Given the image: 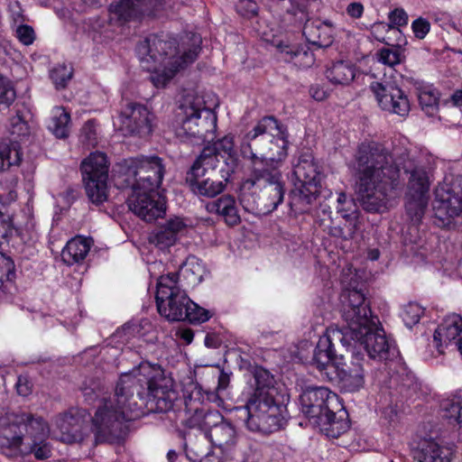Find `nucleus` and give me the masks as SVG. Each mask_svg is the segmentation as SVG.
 Listing matches in <instances>:
<instances>
[{"instance_id": "20e7f679", "label": "nucleus", "mask_w": 462, "mask_h": 462, "mask_svg": "<svg viewBox=\"0 0 462 462\" xmlns=\"http://www.w3.org/2000/svg\"><path fill=\"white\" fill-rule=\"evenodd\" d=\"M0 447L32 454L36 459L51 457L50 426L41 415L26 410L6 412L0 418Z\"/></svg>"}, {"instance_id": "338daca9", "label": "nucleus", "mask_w": 462, "mask_h": 462, "mask_svg": "<svg viewBox=\"0 0 462 462\" xmlns=\"http://www.w3.org/2000/svg\"><path fill=\"white\" fill-rule=\"evenodd\" d=\"M311 96L316 100H323L326 97V93L323 89L319 88H311L310 89Z\"/></svg>"}, {"instance_id": "ea45409f", "label": "nucleus", "mask_w": 462, "mask_h": 462, "mask_svg": "<svg viewBox=\"0 0 462 462\" xmlns=\"http://www.w3.org/2000/svg\"><path fill=\"white\" fill-rule=\"evenodd\" d=\"M378 61L389 67H394L401 64L405 60L404 50L401 46H391L382 48L377 52Z\"/></svg>"}, {"instance_id": "473e14b6", "label": "nucleus", "mask_w": 462, "mask_h": 462, "mask_svg": "<svg viewBox=\"0 0 462 462\" xmlns=\"http://www.w3.org/2000/svg\"><path fill=\"white\" fill-rule=\"evenodd\" d=\"M194 410L193 414L190 416L189 423L191 428H198L204 431L208 438L209 432L212 429L217 427L224 419L222 414L217 410H209L205 407H191Z\"/></svg>"}, {"instance_id": "a211bd4d", "label": "nucleus", "mask_w": 462, "mask_h": 462, "mask_svg": "<svg viewBox=\"0 0 462 462\" xmlns=\"http://www.w3.org/2000/svg\"><path fill=\"white\" fill-rule=\"evenodd\" d=\"M87 411L80 408H69L57 414L53 419L54 426L60 433V440L65 443H88L91 445V433L86 422Z\"/></svg>"}, {"instance_id": "864d4df0", "label": "nucleus", "mask_w": 462, "mask_h": 462, "mask_svg": "<svg viewBox=\"0 0 462 462\" xmlns=\"http://www.w3.org/2000/svg\"><path fill=\"white\" fill-rule=\"evenodd\" d=\"M258 8V5L254 0H238L236 5L237 14L248 19L257 14Z\"/></svg>"}, {"instance_id": "f8f14e48", "label": "nucleus", "mask_w": 462, "mask_h": 462, "mask_svg": "<svg viewBox=\"0 0 462 462\" xmlns=\"http://www.w3.org/2000/svg\"><path fill=\"white\" fill-rule=\"evenodd\" d=\"M246 427L249 430L271 434L281 430L285 424V407L275 402L272 395H259L246 403Z\"/></svg>"}, {"instance_id": "b1692460", "label": "nucleus", "mask_w": 462, "mask_h": 462, "mask_svg": "<svg viewBox=\"0 0 462 462\" xmlns=\"http://www.w3.org/2000/svg\"><path fill=\"white\" fill-rule=\"evenodd\" d=\"M164 0H121L109 6L110 18L124 24L151 15Z\"/></svg>"}, {"instance_id": "7c9ffc66", "label": "nucleus", "mask_w": 462, "mask_h": 462, "mask_svg": "<svg viewBox=\"0 0 462 462\" xmlns=\"http://www.w3.org/2000/svg\"><path fill=\"white\" fill-rule=\"evenodd\" d=\"M277 49L282 60L292 62L300 69L310 68L314 64V54L307 46L280 43Z\"/></svg>"}, {"instance_id": "1a4fd4ad", "label": "nucleus", "mask_w": 462, "mask_h": 462, "mask_svg": "<svg viewBox=\"0 0 462 462\" xmlns=\"http://www.w3.org/2000/svg\"><path fill=\"white\" fill-rule=\"evenodd\" d=\"M287 138V130L283 125L274 116H264L246 134L248 143L245 150L252 151L253 143L259 149L261 156H256L265 162V168L276 167L279 170L281 162L288 155Z\"/></svg>"}, {"instance_id": "052dcab7", "label": "nucleus", "mask_w": 462, "mask_h": 462, "mask_svg": "<svg viewBox=\"0 0 462 462\" xmlns=\"http://www.w3.org/2000/svg\"><path fill=\"white\" fill-rule=\"evenodd\" d=\"M346 14L352 18H360L364 14V5L360 2H352L346 7Z\"/></svg>"}, {"instance_id": "c756f323", "label": "nucleus", "mask_w": 462, "mask_h": 462, "mask_svg": "<svg viewBox=\"0 0 462 462\" xmlns=\"http://www.w3.org/2000/svg\"><path fill=\"white\" fill-rule=\"evenodd\" d=\"M208 439L216 448L223 454H226L233 450L236 446L237 433L236 428L223 419L222 422L209 432Z\"/></svg>"}, {"instance_id": "f03ea898", "label": "nucleus", "mask_w": 462, "mask_h": 462, "mask_svg": "<svg viewBox=\"0 0 462 462\" xmlns=\"http://www.w3.org/2000/svg\"><path fill=\"white\" fill-rule=\"evenodd\" d=\"M200 35L188 32L180 44L175 39L150 35L141 41L136 51L143 69L151 71V81L156 88H163L176 72L192 63L200 51Z\"/></svg>"}, {"instance_id": "e2e57ef3", "label": "nucleus", "mask_w": 462, "mask_h": 462, "mask_svg": "<svg viewBox=\"0 0 462 462\" xmlns=\"http://www.w3.org/2000/svg\"><path fill=\"white\" fill-rule=\"evenodd\" d=\"M230 383V374L224 370L220 371L217 382V390L223 391L226 390Z\"/></svg>"}, {"instance_id": "4c0bfd02", "label": "nucleus", "mask_w": 462, "mask_h": 462, "mask_svg": "<svg viewBox=\"0 0 462 462\" xmlns=\"http://www.w3.org/2000/svg\"><path fill=\"white\" fill-rule=\"evenodd\" d=\"M406 212L413 223H420L429 203V196L406 193Z\"/></svg>"}, {"instance_id": "603ef678", "label": "nucleus", "mask_w": 462, "mask_h": 462, "mask_svg": "<svg viewBox=\"0 0 462 462\" xmlns=\"http://www.w3.org/2000/svg\"><path fill=\"white\" fill-rule=\"evenodd\" d=\"M211 152L213 153V151L208 148ZM214 154L217 156V153H225L227 154L229 157H232L235 154V143H234V136L231 134H227L224 136L222 139L218 140L214 146Z\"/></svg>"}, {"instance_id": "bb28decb", "label": "nucleus", "mask_w": 462, "mask_h": 462, "mask_svg": "<svg viewBox=\"0 0 462 462\" xmlns=\"http://www.w3.org/2000/svg\"><path fill=\"white\" fill-rule=\"evenodd\" d=\"M461 332L462 317L457 314L446 317L433 335V343L438 352L443 354L444 347L450 345L452 341H457Z\"/></svg>"}, {"instance_id": "a878e982", "label": "nucleus", "mask_w": 462, "mask_h": 462, "mask_svg": "<svg viewBox=\"0 0 462 462\" xmlns=\"http://www.w3.org/2000/svg\"><path fill=\"white\" fill-rule=\"evenodd\" d=\"M187 225L182 218L174 217L153 229L148 237L149 243L164 251L174 245Z\"/></svg>"}, {"instance_id": "774afa93", "label": "nucleus", "mask_w": 462, "mask_h": 462, "mask_svg": "<svg viewBox=\"0 0 462 462\" xmlns=\"http://www.w3.org/2000/svg\"><path fill=\"white\" fill-rule=\"evenodd\" d=\"M180 337L188 344L191 343L194 337V334L190 329H184L181 331Z\"/></svg>"}, {"instance_id": "5701e85b", "label": "nucleus", "mask_w": 462, "mask_h": 462, "mask_svg": "<svg viewBox=\"0 0 462 462\" xmlns=\"http://www.w3.org/2000/svg\"><path fill=\"white\" fill-rule=\"evenodd\" d=\"M129 199V208L146 222L163 217L166 213L165 198L157 190H136Z\"/></svg>"}, {"instance_id": "72a5a7b5", "label": "nucleus", "mask_w": 462, "mask_h": 462, "mask_svg": "<svg viewBox=\"0 0 462 462\" xmlns=\"http://www.w3.org/2000/svg\"><path fill=\"white\" fill-rule=\"evenodd\" d=\"M415 457L419 462H451L452 452L433 439H425L420 443Z\"/></svg>"}, {"instance_id": "f257e3e1", "label": "nucleus", "mask_w": 462, "mask_h": 462, "mask_svg": "<svg viewBox=\"0 0 462 462\" xmlns=\"http://www.w3.org/2000/svg\"><path fill=\"white\" fill-rule=\"evenodd\" d=\"M401 164L410 174L407 193L429 196L431 180L423 164L410 159L398 162L379 143L364 142L358 145L351 167L356 178L357 198L365 210L379 212L386 206L390 192L399 183Z\"/></svg>"}, {"instance_id": "2eb2a0df", "label": "nucleus", "mask_w": 462, "mask_h": 462, "mask_svg": "<svg viewBox=\"0 0 462 462\" xmlns=\"http://www.w3.org/2000/svg\"><path fill=\"white\" fill-rule=\"evenodd\" d=\"M341 313L346 326L343 328L348 337H360V328L379 323L376 316H372L369 303L365 294L356 289L345 290L341 294Z\"/></svg>"}, {"instance_id": "0e129e2a", "label": "nucleus", "mask_w": 462, "mask_h": 462, "mask_svg": "<svg viewBox=\"0 0 462 462\" xmlns=\"http://www.w3.org/2000/svg\"><path fill=\"white\" fill-rule=\"evenodd\" d=\"M222 458L217 455L213 450L208 451L200 458V462H221Z\"/></svg>"}, {"instance_id": "9b49d317", "label": "nucleus", "mask_w": 462, "mask_h": 462, "mask_svg": "<svg viewBox=\"0 0 462 462\" xmlns=\"http://www.w3.org/2000/svg\"><path fill=\"white\" fill-rule=\"evenodd\" d=\"M339 346L345 348L346 352H349L352 346L347 333L339 328H328L318 341L313 352L312 365L319 370L324 380L335 377L337 362L345 360V354L338 349Z\"/></svg>"}, {"instance_id": "39448f33", "label": "nucleus", "mask_w": 462, "mask_h": 462, "mask_svg": "<svg viewBox=\"0 0 462 462\" xmlns=\"http://www.w3.org/2000/svg\"><path fill=\"white\" fill-rule=\"evenodd\" d=\"M243 154L250 162V176L241 187L240 203L255 216L270 214L284 199L282 173L276 167L265 168V162L253 151L243 150Z\"/></svg>"}, {"instance_id": "69168bd1", "label": "nucleus", "mask_w": 462, "mask_h": 462, "mask_svg": "<svg viewBox=\"0 0 462 462\" xmlns=\"http://www.w3.org/2000/svg\"><path fill=\"white\" fill-rule=\"evenodd\" d=\"M451 103L456 106H462V90H456L450 97Z\"/></svg>"}, {"instance_id": "f3484780", "label": "nucleus", "mask_w": 462, "mask_h": 462, "mask_svg": "<svg viewBox=\"0 0 462 462\" xmlns=\"http://www.w3.org/2000/svg\"><path fill=\"white\" fill-rule=\"evenodd\" d=\"M294 186L299 191V199L310 205L319 195L322 173L311 154H303L299 158L293 169Z\"/></svg>"}, {"instance_id": "393cba45", "label": "nucleus", "mask_w": 462, "mask_h": 462, "mask_svg": "<svg viewBox=\"0 0 462 462\" xmlns=\"http://www.w3.org/2000/svg\"><path fill=\"white\" fill-rule=\"evenodd\" d=\"M370 88L383 110L402 117L408 116L410 102L401 88L392 84L383 85L379 82L372 83Z\"/></svg>"}, {"instance_id": "8fccbe9b", "label": "nucleus", "mask_w": 462, "mask_h": 462, "mask_svg": "<svg viewBox=\"0 0 462 462\" xmlns=\"http://www.w3.org/2000/svg\"><path fill=\"white\" fill-rule=\"evenodd\" d=\"M71 76L72 69L66 65H59L51 72V78L57 88H64Z\"/></svg>"}, {"instance_id": "de8ad7c7", "label": "nucleus", "mask_w": 462, "mask_h": 462, "mask_svg": "<svg viewBox=\"0 0 462 462\" xmlns=\"http://www.w3.org/2000/svg\"><path fill=\"white\" fill-rule=\"evenodd\" d=\"M419 102L426 114L432 116L438 110V95L430 90H423L419 95Z\"/></svg>"}, {"instance_id": "4468645a", "label": "nucleus", "mask_w": 462, "mask_h": 462, "mask_svg": "<svg viewBox=\"0 0 462 462\" xmlns=\"http://www.w3.org/2000/svg\"><path fill=\"white\" fill-rule=\"evenodd\" d=\"M165 167L158 156H140L125 160L127 186L136 190L157 189L162 181Z\"/></svg>"}, {"instance_id": "6e6552de", "label": "nucleus", "mask_w": 462, "mask_h": 462, "mask_svg": "<svg viewBox=\"0 0 462 462\" xmlns=\"http://www.w3.org/2000/svg\"><path fill=\"white\" fill-rule=\"evenodd\" d=\"M217 120V115L206 107L202 97L187 95L176 113L175 134L182 142L209 143L215 138Z\"/></svg>"}, {"instance_id": "0eeeda50", "label": "nucleus", "mask_w": 462, "mask_h": 462, "mask_svg": "<svg viewBox=\"0 0 462 462\" xmlns=\"http://www.w3.org/2000/svg\"><path fill=\"white\" fill-rule=\"evenodd\" d=\"M300 402L310 423L328 438H338L348 430V422L343 418L346 412L340 408L337 395L328 388L308 386L300 394Z\"/></svg>"}, {"instance_id": "a18cd8bd", "label": "nucleus", "mask_w": 462, "mask_h": 462, "mask_svg": "<svg viewBox=\"0 0 462 462\" xmlns=\"http://www.w3.org/2000/svg\"><path fill=\"white\" fill-rule=\"evenodd\" d=\"M7 129L10 134L15 137L25 136L29 134L28 124L19 109H17L16 114L9 119Z\"/></svg>"}, {"instance_id": "79ce46f5", "label": "nucleus", "mask_w": 462, "mask_h": 462, "mask_svg": "<svg viewBox=\"0 0 462 462\" xmlns=\"http://www.w3.org/2000/svg\"><path fill=\"white\" fill-rule=\"evenodd\" d=\"M443 416L462 427V398L457 397L442 402Z\"/></svg>"}, {"instance_id": "ddd939ff", "label": "nucleus", "mask_w": 462, "mask_h": 462, "mask_svg": "<svg viewBox=\"0 0 462 462\" xmlns=\"http://www.w3.org/2000/svg\"><path fill=\"white\" fill-rule=\"evenodd\" d=\"M156 304L159 313L171 321L185 320V308L189 298L179 285V273L160 276L157 282Z\"/></svg>"}, {"instance_id": "c03bdc74", "label": "nucleus", "mask_w": 462, "mask_h": 462, "mask_svg": "<svg viewBox=\"0 0 462 462\" xmlns=\"http://www.w3.org/2000/svg\"><path fill=\"white\" fill-rule=\"evenodd\" d=\"M185 320L190 323H203L209 319V312L196 304L189 299V304L185 308Z\"/></svg>"}, {"instance_id": "7ed1b4c3", "label": "nucleus", "mask_w": 462, "mask_h": 462, "mask_svg": "<svg viewBox=\"0 0 462 462\" xmlns=\"http://www.w3.org/2000/svg\"><path fill=\"white\" fill-rule=\"evenodd\" d=\"M126 381L125 374H121L114 395L99 400L91 417L92 446L119 441L125 434V423L143 416L145 405L137 402Z\"/></svg>"}, {"instance_id": "bf43d9fd", "label": "nucleus", "mask_w": 462, "mask_h": 462, "mask_svg": "<svg viewBox=\"0 0 462 462\" xmlns=\"http://www.w3.org/2000/svg\"><path fill=\"white\" fill-rule=\"evenodd\" d=\"M15 386L18 394L21 396H28L32 392V384L25 377H18Z\"/></svg>"}, {"instance_id": "412c9836", "label": "nucleus", "mask_w": 462, "mask_h": 462, "mask_svg": "<svg viewBox=\"0 0 462 462\" xmlns=\"http://www.w3.org/2000/svg\"><path fill=\"white\" fill-rule=\"evenodd\" d=\"M346 353L345 360L348 363L343 362L344 360L337 362L336 376L328 381L337 383L345 392L354 393L359 391L365 383L364 368L361 364L363 355L356 353L351 347Z\"/></svg>"}, {"instance_id": "6e6d98bb", "label": "nucleus", "mask_w": 462, "mask_h": 462, "mask_svg": "<svg viewBox=\"0 0 462 462\" xmlns=\"http://www.w3.org/2000/svg\"><path fill=\"white\" fill-rule=\"evenodd\" d=\"M16 37L23 45L29 46L35 40V32L32 26L23 24L17 27Z\"/></svg>"}, {"instance_id": "e433bc0d", "label": "nucleus", "mask_w": 462, "mask_h": 462, "mask_svg": "<svg viewBox=\"0 0 462 462\" xmlns=\"http://www.w3.org/2000/svg\"><path fill=\"white\" fill-rule=\"evenodd\" d=\"M21 162V146L17 141H0V171H5L11 166L19 165Z\"/></svg>"}, {"instance_id": "aec40b11", "label": "nucleus", "mask_w": 462, "mask_h": 462, "mask_svg": "<svg viewBox=\"0 0 462 462\" xmlns=\"http://www.w3.org/2000/svg\"><path fill=\"white\" fill-rule=\"evenodd\" d=\"M360 337H348L353 348L363 346L372 359L388 360L395 355V347L387 340L383 329L377 324L360 328Z\"/></svg>"}, {"instance_id": "58836bf2", "label": "nucleus", "mask_w": 462, "mask_h": 462, "mask_svg": "<svg viewBox=\"0 0 462 462\" xmlns=\"http://www.w3.org/2000/svg\"><path fill=\"white\" fill-rule=\"evenodd\" d=\"M255 391L252 398L261 395H272L276 392L273 387V377L269 371L263 367H255L254 370Z\"/></svg>"}, {"instance_id": "37998d69", "label": "nucleus", "mask_w": 462, "mask_h": 462, "mask_svg": "<svg viewBox=\"0 0 462 462\" xmlns=\"http://www.w3.org/2000/svg\"><path fill=\"white\" fill-rule=\"evenodd\" d=\"M390 23H380L374 25V31L391 30L396 27L406 25L408 23V15L403 9H394L388 15Z\"/></svg>"}, {"instance_id": "9d476101", "label": "nucleus", "mask_w": 462, "mask_h": 462, "mask_svg": "<svg viewBox=\"0 0 462 462\" xmlns=\"http://www.w3.org/2000/svg\"><path fill=\"white\" fill-rule=\"evenodd\" d=\"M219 161L209 149H204L187 173L186 182L191 191L206 198L222 193L227 179L217 170Z\"/></svg>"}, {"instance_id": "cd10ccee", "label": "nucleus", "mask_w": 462, "mask_h": 462, "mask_svg": "<svg viewBox=\"0 0 462 462\" xmlns=\"http://www.w3.org/2000/svg\"><path fill=\"white\" fill-rule=\"evenodd\" d=\"M92 245L93 240L91 238L80 236L71 238L61 251L62 262L69 266L82 263Z\"/></svg>"}, {"instance_id": "423d86ee", "label": "nucleus", "mask_w": 462, "mask_h": 462, "mask_svg": "<svg viewBox=\"0 0 462 462\" xmlns=\"http://www.w3.org/2000/svg\"><path fill=\"white\" fill-rule=\"evenodd\" d=\"M126 383L137 402L144 403L143 416L150 412H167L179 400L173 379L157 364L142 362L125 373Z\"/></svg>"}, {"instance_id": "6ab92c4d", "label": "nucleus", "mask_w": 462, "mask_h": 462, "mask_svg": "<svg viewBox=\"0 0 462 462\" xmlns=\"http://www.w3.org/2000/svg\"><path fill=\"white\" fill-rule=\"evenodd\" d=\"M119 120L125 134L149 136L155 126V116L144 105L128 102L122 107Z\"/></svg>"}, {"instance_id": "4d7b16f0", "label": "nucleus", "mask_w": 462, "mask_h": 462, "mask_svg": "<svg viewBox=\"0 0 462 462\" xmlns=\"http://www.w3.org/2000/svg\"><path fill=\"white\" fill-rule=\"evenodd\" d=\"M337 210L345 220L359 219L360 212L354 201H348L345 206L337 207Z\"/></svg>"}, {"instance_id": "f704fd0d", "label": "nucleus", "mask_w": 462, "mask_h": 462, "mask_svg": "<svg viewBox=\"0 0 462 462\" xmlns=\"http://www.w3.org/2000/svg\"><path fill=\"white\" fill-rule=\"evenodd\" d=\"M48 129L57 138L69 136L70 129V115L63 106H55L48 123Z\"/></svg>"}, {"instance_id": "c9c22d12", "label": "nucleus", "mask_w": 462, "mask_h": 462, "mask_svg": "<svg viewBox=\"0 0 462 462\" xmlns=\"http://www.w3.org/2000/svg\"><path fill=\"white\" fill-rule=\"evenodd\" d=\"M326 76L335 85H348L356 77V68L350 62L339 60L327 69Z\"/></svg>"}, {"instance_id": "dca6fc26", "label": "nucleus", "mask_w": 462, "mask_h": 462, "mask_svg": "<svg viewBox=\"0 0 462 462\" xmlns=\"http://www.w3.org/2000/svg\"><path fill=\"white\" fill-rule=\"evenodd\" d=\"M82 178L88 199L100 205L107 199L108 164L106 154L92 152L81 162Z\"/></svg>"}, {"instance_id": "2f4dec72", "label": "nucleus", "mask_w": 462, "mask_h": 462, "mask_svg": "<svg viewBox=\"0 0 462 462\" xmlns=\"http://www.w3.org/2000/svg\"><path fill=\"white\" fill-rule=\"evenodd\" d=\"M207 209L209 213L219 215L226 224L230 226H236L241 221L236 200L230 195L222 196L218 199L208 203Z\"/></svg>"}, {"instance_id": "c85d7f7f", "label": "nucleus", "mask_w": 462, "mask_h": 462, "mask_svg": "<svg viewBox=\"0 0 462 462\" xmlns=\"http://www.w3.org/2000/svg\"><path fill=\"white\" fill-rule=\"evenodd\" d=\"M307 41L319 48L329 47L334 41L333 27L321 21H307L303 27Z\"/></svg>"}, {"instance_id": "4be33fe9", "label": "nucleus", "mask_w": 462, "mask_h": 462, "mask_svg": "<svg viewBox=\"0 0 462 462\" xmlns=\"http://www.w3.org/2000/svg\"><path fill=\"white\" fill-rule=\"evenodd\" d=\"M434 214L443 223L462 214V188L450 183L439 184L435 189Z\"/></svg>"}, {"instance_id": "13d9d810", "label": "nucleus", "mask_w": 462, "mask_h": 462, "mask_svg": "<svg viewBox=\"0 0 462 462\" xmlns=\"http://www.w3.org/2000/svg\"><path fill=\"white\" fill-rule=\"evenodd\" d=\"M411 28L415 37L423 39L430 32V23L428 20L419 17L412 22Z\"/></svg>"}, {"instance_id": "3c124183", "label": "nucleus", "mask_w": 462, "mask_h": 462, "mask_svg": "<svg viewBox=\"0 0 462 462\" xmlns=\"http://www.w3.org/2000/svg\"><path fill=\"white\" fill-rule=\"evenodd\" d=\"M4 276L5 281L12 282L15 277L14 263L10 259L0 253V289L4 284Z\"/></svg>"}, {"instance_id": "680f3d73", "label": "nucleus", "mask_w": 462, "mask_h": 462, "mask_svg": "<svg viewBox=\"0 0 462 462\" xmlns=\"http://www.w3.org/2000/svg\"><path fill=\"white\" fill-rule=\"evenodd\" d=\"M201 268L197 263H190V286H195L201 282Z\"/></svg>"}, {"instance_id": "a19ab883", "label": "nucleus", "mask_w": 462, "mask_h": 462, "mask_svg": "<svg viewBox=\"0 0 462 462\" xmlns=\"http://www.w3.org/2000/svg\"><path fill=\"white\" fill-rule=\"evenodd\" d=\"M360 226V219L346 220L343 226H335L329 228V235L345 241L353 239Z\"/></svg>"}, {"instance_id": "5fc2aeb1", "label": "nucleus", "mask_w": 462, "mask_h": 462, "mask_svg": "<svg viewBox=\"0 0 462 462\" xmlns=\"http://www.w3.org/2000/svg\"><path fill=\"white\" fill-rule=\"evenodd\" d=\"M82 142L94 146L97 143V129L94 120H88L81 129Z\"/></svg>"}, {"instance_id": "09e8293b", "label": "nucleus", "mask_w": 462, "mask_h": 462, "mask_svg": "<svg viewBox=\"0 0 462 462\" xmlns=\"http://www.w3.org/2000/svg\"><path fill=\"white\" fill-rule=\"evenodd\" d=\"M15 98L16 93L14 89L0 76V110L8 108Z\"/></svg>"}, {"instance_id": "49530a36", "label": "nucleus", "mask_w": 462, "mask_h": 462, "mask_svg": "<svg viewBox=\"0 0 462 462\" xmlns=\"http://www.w3.org/2000/svg\"><path fill=\"white\" fill-rule=\"evenodd\" d=\"M424 313V309L418 303L410 302L404 306L402 318L409 328L416 325Z\"/></svg>"}]
</instances>
